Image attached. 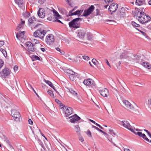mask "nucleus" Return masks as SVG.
<instances>
[{
  "label": "nucleus",
  "instance_id": "nucleus-1",
  "mask_svg": "<svg viewBox=\"0 0 151 151\" xmlns=\"http://www.w3.org/2000/svg\"><path fill=\"white\" fill-rule=\"evenodd\" d=\"M37 14L40 18H43L45 16L47 19L49 21L53 22H57L63 23L59 19L61 18V16L59 13L54 9H50L47 8L45 9L41 8L39 9Z\"/></svg>",
  "mask_w": 151,
  "mask_h": 151
},
{
  "label": "nucleus",
  "instance_id": "nucleus-2",
  "mask_svg": "<svg viewBox=\"0 0 151 151\" xmlns=\"http://www.w3.org/2000/svg\"><path fill=\"white\" fill-rule=\"evenodd\" d=\"M140 58V56L133 55L127 52H124L120 55V58L121 59H124L127 63H139Z\"/></svg>",
  "mask_w": 151,
  "mask_h": 151
},
{
  "label": "nucleus",
  "instance_id": "nucleus-3",
  "mask_svg": "<svg viewBox=\"0 0 151 151\" xmlns=\"http://www.w3.org/2000/svg\"><path fill=\"white\" fill-rule=\"evenodd\" d=\"M137 19L139 22L142 24L146 23L150 20V17L148 15H146L143 12L140 11L139 14H138Z\"/></svg>",
  "mask_w": 151,
  "mask_h": 151
},
{
  "label": "nucleus",
  "instance_id": "nucleus-4",
  "mask_svg": "<svg viewBox=\"0 0 151 151\" xmlns=\"http://www.w3.org/2000/svg\"><path fill=\"white\" fill-rule=\"evenodd\" d=\"M123 103L124 105V108L130 111H135L137 107L135 104L133 103V104H132L128 100H123Z\"/></svg>",
  "mask_w": 151,
  "mask_h": 151
},
{
  "label": "nucleus",
  "instance_id": "nucleus-5",
  "mask_svg": "<svg viewBox=\"0 0 151 151\" xmlns=\"http://www.w3.org/2000/svg\"><path fill=\"white\" fill-rule=\"evenodd\" d=\"M82 20V18H77L74 19L69 23V25L70 27L77 28L80 27V22Z\"/></svg>",
  "mask_w": 151,
  "mask_h": 151
},
{
  "label": "nucleus",
  "instance_id": "nucleus-6",
  "mask_svg": "<svg viewBox=\"0 0 151 151\" xmlns=\"http://www.w3.org/2000/svg\"><path fill=\"white\" fill-rule=\"evenodd\" d=\"M121 123L123 127L130 130L133 132H135V130L136 131H141L140 129H135L134 127H132L130 125L129 122L127 121H122L121 122Z\"/></svg>",
  "mask_w": 151,
  "mask_h": 151
},
{
  "label": "nucleus",
  "instance_id": "nucleus-7",
  "mask_svg": "<svg viewBox=\"0 0 151 151\" xmlns=\"http://www.w3.org/2000/svg\"><path fill=\"white\" fill-rule=\"evenodd\" d=\"M46 32V30H42V29H40L37 30L34 32L33 36L35 37H39L41 39H42L44 38Z\"/></svg>",
  "mask_w": 151,
  "mask_h": 151
},
{
  "label": "nucleus",
  "instance_id": "nucleus-8",
  "mask_svg": "<svg viewBox=\"0 0 151 151\" xmlns=\"http://www.w3.org/2000/svg\"><path fill=\"white\" fill-rule=\"evenodd\" d=\"M28 22L29 24V26L31 27L32 30L37 28L39 25H40V24H35L36 20L34 17H32L29 18L28 20Z\"/></svg>",
  "mask_w": 151,
  "mask_h": 151
},
{
  "label": "nucleus",
  "instance_id": "nucleus-9",
  "mask_svg": "<svg viewBox=\"0 0 151 151\" xmlns=\"http://www.w3.org/2000/svg\"><path fill=\"white\" fill-rule=\"evenodd\" d=\"M62 108L63 112L64 113V116L66 117H68L73 112L72 109L71 108L64 106Z\"/></svg>",
  "mask_w": 151,
  "mask_h": 151
},
{
  "label": "nucleus",
  "instance_id": "nucleus-10",
  "mask_svg": "<svg viewBox=\"0 0 151 151\" xmlns=\"http://www.w3.org/2000/svg\"><path fill=\"white\" fill-rule=\"evenodd\" d=\"M77 8V6L75 7L72 10L69 11L68 13V16H71L74 15H78V17L80 16L81 14L83 12V10H77L75 12H73Z\"/></svg>",
  "mask_w": 151,
  "mask_h": 151
},
{
  "label": "nucleus",
  "instance_id": "nucleus-11",
  "mask_svg": "<svg viewBox=\"0 0 151 151\" xmlns=\"http://www.w3.org/2000/svg\"><path fill=\"white\" fill-rule=\"evenodd\" d=\"M25 46L28 50L34 52L37 49V46L35 44H33L30 42H27Z\"/></svg>",
  "mask_w": 151,
  "mask_h": 151
},
{
  "label": "nucleus",
  "instance_id": "nucleus-12",
  "mask_svg": "<svg viewBox=\"0 0 151 151\" xmlns=\"http://www.w3.org/2000/svg\"><path fill=\"white\" fill-rule=\"evenodd\" d=\"M11 114L14 120L17 121H19L20 115L19 111L15 109H13L12 110Z\"/></svg>",
  "mask_w": 151,
  "mask_h": 151
},
{
  "label": "nucleus",
  "instance_id": "nucleus-13",
  "mask_svg": "<svg viewBox=\"0 0 151 151\" xmlns=\"http://www.w3.org/2000/svg\"><path fill=\"white\" fill-rule=\"evenodd\" d=\"M54 40V37L52 34H49L46 37L45 41L47 44L49 45L52 44Z\"/></svg>",
  "mask_w": 151,
  "mask_h": 151
},
{
  "label": "nucleus",
  "instance_id": "nucleus-14",
  "mask_svg": "<svg viewBox=\"0 0 151 151\" xmlns=\"http://www.w3.org/2000/svg\"><path fill=\"white\" fill-rule=\"evenodd\" d=\"M127 11L125 9L122 7L121 9H119L117 12L118 17L119 18L124 17L125 16Z\"/></svg>",
  "mask_w": 151,
  "mask_h": 151
},
{
  "label": "nucleus",
  "instance_id": "nucleus-15",
  "mask_svg": "<svg viewBox=\"0 0 151 151\" xmlns=\"http://www.w3.org/2000/svg\"><path fill=\"white\" fill-rule=\"evenodd\" d=\"M10 73V70L8 68H5L0 72V77L3 78H5Z\"/></svg>",
  "mask_w": 151,
  "mask_h": 151
},
{
  "label": "nucleus",
  "instance_id": "nucleus-16",
  "mask_svg": "<svg viewBox=\"0 0 151 151\" xmlns=\"http://www.w3.org/2000/svg\"><path fill=\"white\" fill-rule=\"evenodd\" d=\"M94 9V6L93 5H91L87 9L84 10L83 15L82 16L84 17L88 16L93 12Z\"/></svg>",
  "mask_w": 151,
  "mask_h": 151
},
{
  "label": "nucleus",
  "instance_id": "nucleus-17",
  "mask_svg": "<svg viewBox=\"0 0 151 151\" xmlns=\"http://www.w3.org/2000/svg\"><path fill=\"white\" fill-rule=\"evenodd\" d=\"M68 118L71 119L70 122L73 123H76L81 119V118L76 114L69 117Z\"/></svg>",
  "mask_w": 151,
  "mask_h": 151
},
{
  "label": "nucleus",
  "instance_id": "nucleus-18",
  "mask_svg": "<svg viewBox=\"0 0 151 151\" xmlns=\"http://www.w3.org/2000/svg\"><path fill=\"white\" fill-rule=\"evenodd\" d=\"M83 83L86 85L91 87L95 85L94 81L91 79L89 78L87 80H84L83 82Z\"/></svg>",
  "mask_w": 151,
  "mask_h": 151
},
{
  "label": "nucleus",
  "instance_id": "nucleus-19",
  "mask_svg": "<svg viewBox=\"0 0 151 151\" xmlns=\"http://www.w3.org/2000/svg\"><path fill=\"white\" fill-rule=\"evenodd\" d=\"M118 7V5L116 3L112 4L109 7V10L111 12H115Z\"/></svg>",
  "mask_w": 151,
  "mask_h": 151
},
{
  "label": "nucleus",
  "instance_id": "nucleus-20",
  "mask_svg": "<svg viewBox=\"0 0 151 151\" xmlns=\"http://www.w3.org/2000/svg\"><path fill=\"white\" fill-rule=\"evenodd\" d=\"M99 92L101 95L104 97H107L109 95V93L108 89L106 88H103L99 90Z\"/></svg>",
  "mask_w": 151,
  "mask_h": 151
},
{
  "label": "nucleus",
  "instance_id": "nucleus-21",
  "mask_svg": "<svg viewBox=\"0 0 151 151\" xmlns=\"http://www.w3.org/2000/svg\"><path fill=\"white\" fill-rule=\"evenodd\" d=\"M86 35L85 32L83 30H80L78 31L77 36L80 39L83 40L84 38Z\"/></svg>",
  "mask_w": 151,
  "mask_h": 151
},
{
  "label": "nucleus",
  "instance_id": "nucleus-22",
  "mask_svg": "<svg viewBox=\"0 0 151 151\" xmlns=\"http://www.w3.org/2000/svg\"><path fill=\"white\" fill-rule=\"evenodd\" d=\"M141 131L142 130L140 129ZM139 131H136L135 130V132H133L135 134L138 135L140 137H142L144 139H145V140L148 142H150L149 140L146 137L145 135L144 134H142L141 132H139Z\"/></svg>",
  "mask_w": 151,
  "mask_h": 151
},
{
  "label": "nucleus",
  "instance_id": "nucleus-23",
  "mask_svg": "<svg viewBox=\"0 0 151 151\" xmlns=\"http://www.w3.org/2000/svg\"><path fill=\"white\" fill-rule=\"evenodd\" d=\"M139 63L142 65L145 68L148 69H151V64L148 62L144 61L142 62L139 61Z\"/></svg>",
  "mask_w": 151,
  "mask_h": 151
},
{
  "label": "nucleus",
  "instance_id": "nucleus-24",
  "mask_svg": "<svg viewBox=\"0 0 151 151\" xmlns=\"http://www.w3.org/2000/svg\"><path fill=\"white\" fill-rule=\"evenodd\" d=\"M15 2L17 4L20 8L25 9L24 7H23V0H14Z\"/></svg>",
  "mask_w": 151,
  "mask_h": 151
},
{
  "label": "nucleus",
  "instance_id": "nucleus-25",
  "mask_svg": "<svg viewBox=\"0 0 151 151\" xmlns=\"http://www.w3.org/2000/svg\"><path fill=\"white\" fill-rule=\"evenodd\" d=\"M16 37L19 40L22 39H24L26 38V37L24 35V32H22L19 34H16Z\"/></svg>",
  "mask_w": 151,
  "mask_h": 151
},
{
  "label": "nucleus",
  "instance_id": "nucleus-26",
  "mask_svg": "<svg viewBox=\"0 0 151 151\" xmlns=\"http://www.w3.org/2000/svg\"><path fill=\"white\" fill-rule=\"evenodd\" d=\"M44 81L50 86L52 87L54 90L58 94H59V93L56 90L54 86L53 85L52 83L49 81L46 80L45 79H44Z\"/></svg>",
  "mask_w": 151,
  "mask_h": 151
},
{
  "label": "nucleus",
  "instance_id": "nucleus-27",
  "mask_svg": "<svg viewBox=\"0 0 151 151\" xmlns=\"http://www.w3.org/2000/svg\"><path fill=\"white\" fill-rule=\"evenodd\" d=\"M69 90L70 93L76 97L78 100L81 101L79 97L78 96L77 93L76 92L72 89H70Z\"/></svg>",
  "mask_w": 151,
  "mask_h": 151
},
{
  "label": "nucleus",
  "instance_id": "nucleus-28",
  "mask_svg": "<svg viewBox=\"0 0 151 151\" xmlns=\"http://www.w3.org/2000/svg\"><path fill=\"white\" fill-rule=\"evenodd\" d=\"M135 4L136 5L139 6L145 5L146 4L145 1V0H136Z\"/></svg>",
  "mask_w": 151,
  "mask_h": 151
},
{
  "label": "nucleus",
  "instance_id": "nucleus-29",
  "mask_svg": "<svg viewBox=\"0 0 151 151\" xmlns=\"http://www.w3.org/2000/svg\"><path fill=\"white\" fill-rule=\"evenodd\" d=\"M75 129L77 133L78 134H81V129L78 125H76L74 126Z\"/></svg>",
  "mask_w": 151,
  "mask_h": 151
},
{
  "label": "nucleus",
  "instance_id": "nucleus-30",
  "mask_svg": "<svg viewBox=\"0 0 151 151\" xmlns=\"http://www.w3.org/2000/svg\"><path fill=\"white\" fill-rule=\"evenodd\" d=\"M21 20L22 21V22L21 23H20L17 26V29L18 30H19L20 29L22 28L24 24L25 21H22V19H21Z\"/></svg>",
  "mask_w": 151,
  "mask_h": 151
},
{
  "label": "nucleus",
  "instance_id": "nucleus-31",
  "mask_svg": "<svg viewBox=\"0 0 151 151\" xmlns=\"http://www.w3.org/2000/svg\"><path fill=\"white\" fill-rule=\"evenodd\" d=\"M87 39L88 40L91 41L93 40L92 35L90 33H88L87 35Z\"/></svg>",
  "mask_w": 151,
  "mask_h": 151
},
{
  "label": "nucleus",
  "instance_id": "nucleus-32",
  "mask_svg": "<svg viewBox=\"0 0 151 151\" xmlns=\"http://www.w3.org/2000/svg\"><path fill=\"white\" fill-rule=\"evenodd\" d=\"M33 40L34 41L33 42H35L34 44H35L37 46L40 47L41 46V45L40 43L38 40L35 39H34Z\"/></svg>",
  "mask_w": 151,
  "mask_h": 151
},
{
  "label": "nucleus",
  "instance_id": "nucleus-33",
  "mask_svg": "<svg viewBox=\"0 0 151 151\" xmlns=\"http://www.w3.org/2000/svg\"><path fill=\"white\" fill-rule=\"evenodd\" d=\"M0 51L2 52L4 56L5 57L7 56L6 52L5 50L2 48H1L0 49Z\"/></svg>",
  "mask_w": 151,
  "mask_h": 151
},
{
  "label": "nucleus",
  "instance_id": "nucleus-34",
  "mask_svg": "<svg viewBox=\"0 0 151 151\" xmlns=\"http://www.w3.org/2000/svg\"><path fill=\"white\" fill-rule=\"evenodd\" d=\"M32 59L33 61L37 60H40V58L36 55H33L32 56Z\"/></svg>",
  "mask_w": 151,
  "mask_h": 151
},
{
  "label": "nucleus",
  "instance_id": "nucleus-35",
  "mask_svg": "<svg viewBox=\"0 0 151 151\" xmlns=\"http://www.w3.org/2000/svg\"><path fill=\"white\" fill-rule=\"evenodd\" d=\"M23 15L24 17L27 18L30 16V14L29 12H26L24 13Z\"/></svg>",
  "mask_w": 151,
  "mask_h": 151
},
{
  "label": "nucleus",
  "instance_id": "nucleus-36",
  "mask_svg": "<svg viewBox=\"0 0 151 151\" xmlns=\"http://www.w3.org/2000/svg\"><path fill=\"white\" fill-rule=\"evenodd\" d=\"M85 132L87 134V135L89 137L91 138L92 137L91 133V131L90 130H88L87 131Z\"/></svg>",
  "mask_w": 151,
  "mask_h": 151
},
{
  "label": "nucleus",
  "instance_id": "nucleus-37",
  "mask_svg": "<svg viewBox=\"0 0 151 151\" xmlns=\"http://www.w3.org/2000/svg\"><path fill=\"white\" fill-rule=\"evenodd\" d=\"M47 93L48 94L50 95V96L52 97V98H54V94L53 93V92L51 91V90H48L47 91Z\"/></svg>",
  "mask_w": 151,
  "mask_h": 151
},
{
  "label": "nucleus",
  "instance_id": "nucleus-38",
  "mask_svg": "<svg viewBox=\"0 0 151 151\" xmlns=\"http://www.w3.org/2000/svg\"><path fill=\"white\" fill-rule=\"evenodd\" d=\"M56 50H57V51H59L60 52V53L61 54V55H63L64 54H65V52L62 51V50H61L58 47H57V48H56Z\"/></svg>",
  "mask_w": 151,
  "mask_h": 151
},
{
  "label": "nucleus",
  "instance_id": "nucleus-39",
  "mask_svg": "<svg viewBox=\"0 0 151 151\" xmlns=\"http://www.w3.org/2000/svg\"><path fill=\"white\" fill-rule=\"evenodd\" d=\"M39 143L40 145L41 146L42 148H43V150H45V147L44 145H43V143L39 139Z\"/></svg>",
  "mask_w": 151,
  "mask_h": 151
},
{
  "label": "nucleus",
  "instance_id": "nucleus-40",
  "mask_svg": "<svg viewBox=\"0 0 151 151\" xmlns=\"http://www.w3.org/2000/svg\"><path fill=\"white\" fill-rule=\"evenodd\" d=\"M132 25L134 26V27H138L139 26V24L136 23H135V22H132Z\"/></svg>",
  "mask_w": 151,
  "mask_h": 151
},
{
  "label": "nucleus",
  "instance_id": "nucleus-41",
  "mask_svg": "<svg viewBox=\"0 0 151 151\" xmlns=\"http://www.w3.org/2000/svg\"><path fill=\"white\" fill-rule=\"evenodd\" d=\"M105 22H110V23H109V24H112L114 23V22H115V21L114 20H109V19H106L105 20Z\"/></svg>",
  "mask_w": 151,
  "mask_h": 151
},
{
  "label": "nucleus",
  "instance_id": "nucleus-42",
  "mask_svg": "<svg viewBox=\"0 0 151 151\" xmlns=\"http://www.w3.org/2000/svg\"><path fill=\"white\" fill-rule=\"evenodd\" d=\"M79 140L81 142H83L84 141V139L83 137L81 136V134L80 135H79Z\"/></svg>",
  "mask_w": 151,
  "mask_h": 151
},
{
  "label": "nucleus",
  "instance_id": "nucleus-43",
  "mask_svg": "<svg viewBox=\"0 0 151 151\" xmlns=\"http://www.w3.org/2000/svg\"><path fill=\"white\" fill-rule=\"evenodd\" d=\"M69 73L71 75L70 76V78H71V77H72L75 74V73L74 72L71 70H69Z\"/></svg>",
  "mask_w": 151,
  "mask_h": 151
},
{
  "label": "nucleus",
  "instance_id": "nucleus-44",
  "mask_svg": "<svg viewBox=\"0 0 151 151\" xmlns=\"http://www.w3.org/2000/svg\"><path fill=\"white\" fill-rule=\"evenodd\" d=\"M82 58L85 60H89V58L88 56H83Z\"/></svg>",
  "mask_w": 151,
  "mask_h": 151
},
{
  "label": "nucleus",
  "instance_id": "nucleus-45",
  "mask_svg": "<svg viewBox=\"0 0 151 151\" xmlns=\"http://www.w3.org/2000/svg\"><path fill=\"white\" fill-rule=\"evenodd\" d=\"M4 65V61L1 59H0V69Z\"/></svg>",
  "mask_w": 151,
  "mask_h": 151
},
{
  "label": "nucleus",
  "instance_id": "nucleus-46",
  "mask_svg": "<svg viewBox=\"0 0 151 151\" xmlns=\"http://www.w3.org/2000/svg\"><path fill=\"white\" fill-rule=\"evenodd\" d=\"M92 63L95 65H97V62L96 60L95 59H93L92 60Z\"/></svg>",
  "mask_w": 151,
  "mask_h": 151
},
{
  "label": "nucleus",
  "instance_id": "nucleus-47",
  "mask_svg": "<svg viewBox=\"0 0 151 151\" xmlns=\"http://www.w3.org/2000/svg\"><path fill=\"white\" fill-rule=\"evenodd\" d=\"M96 15H100V12L99 9H96Z\"/></svg>",
  "mask_w": 151,
  "mask_h": 151
},
{
  "label": "nucleus",
  "instance_id": "nucleus-48",
  "mask_svg": "<svg viewBox=\"0 0 151 151\" xmlns=\"http://www.w3.org/2000/svg\"><path fill=\"white\" fill-rule=\"evenodd\" d=\"M18 69V66L17 65H15L14 67V70L15 72L17 71Z\"/></svg>",
  "mask_w": 151,
  "mask_h": 151
},
{
  "label": "nucleus",
  "instance_id": "nucleus-49",
  "mask_svg": "<svg viewBox=\"0 0 151 151\" xmlns=\"http://www.w3.org/2000/svg\"><path fill=\"white\" fill-rule=\"evenodd\" d=\"M113 0H105L104 1L106 4H109L111 3Z\"/></svg>",
  "mask_w": 151,
  "mask_h": 151
},
{
  "label": "nucleus",
  "instance_id": "nucleus-50",
  "mask_svg": "<svg viewBox=\"0 0 151 151\" xmlns=\"http://www.w3.org/2000/svg\"><path fill=\"white\" fill-rule=\"evenodd\" d=\"M92 127L93 128H94L98 130V131H99V132H100V131H101V129H99L97 127H96L95 126H94L93 125H92Z\"/></svg>",
  "mask_w": 151,
  "mask_h": 151
},
{
  "label": "nucleus",
  "instance_id": "nucleus-51",
  "mask_svg": "<svg viewBox=\"0 0 151 151\" xmlns=\"http://www.w3.org/2000/svg\"><path fill=\"white\" fill-rule=\"evenodd\" d=\"M4 41H0V48L4 45Z\"/></svg>",
  "mask_w": 151,
  "mask_h": 151
},
{
  "label": "nucleus",
  "instance_id": "nucleus-52",
  "mask_svg": "<svg viewBox=\"0 0 151 151\" xmlns=\"http://www.w3.org/2000/svg\"><path fill=\"white\" fill-rule=\"evenodd\" d=\"M45 0H39L38 2L41 4H43L45 2Z\"/></svg>",
  "mask_w": 151,
  "mask_h": 151
},
{
  "label": "nucleus",
  "instance_id": "nucleus-53",
  "mask_svg": "<svg viewBox=\"0 0 151 151\" xmlns=\"http://www.w3.org/2000/svg\"><path fill=\"white\" fill-rule=\"evenodd\" d=\"M27 87L28 88L30 89V88H31V89H32L33 88L32 87V86L30 85V84H29V83H28L27 84Z\"/></svg>",
  "mask_w": 151,
  "mask_h": 151
},
{
  "label": "nucleus",
  "instance_id": "nucleus-54",
  "mask_svg": "<svg viewBox=\"0 0 151 151\" xmlns=\"http://www.w3.org/2000/svg\"><path fill=\"white\" fill-rule=\"evenodd\" d=\"M107 139H108V140L111 142H112V143H113L112 141V138H110V137H107Z\"/></svg>",
  "mask_w": 151,
  "mask_h": 151
},
{
  "label": "nucleus",
  "instance_id": "nucleus-55",
  "mask_svg": "<svg viewBox=\"0 0 151 151\" xmlns=\"http://www.w3.org/2000/svg\"><path fill=\"white\" fill-rule=\"evenodd\" d=\"M55 101L58 104H60L61 102L58 99H55Z\"/></svg>",
  "mask_w": 151,
  "mask_h": 151
},
{
  "label": "nucleus",
  "instance_id": "nucleus-56",
  "mask_svg": "<svg viewBox=\"0 0 151 151\" xmlns=\"http://www.w3.org/2000/svg\"><path fill=\"white\" fill-rule=\"evenodd\" d=\"M28 122H29V123L30 124H33V122L32 121L31 119H29L28 120Z\"/></svg>",
  "mask_w": 151,
  "mask_h": 151
},
{
  "label": "nucleus",
  "instance_id": "nucleus-57",
  "mask_svg": "<svg viewBox=\"0 0 151 151\" xmlns=\"http://www.w3.org/2000/svg\"><path fill=\"white\" fill-rule=\"evenodd\" d=\"M8 144L9 147L11 150H12V149H13L12 146L10 144L9 142H8Z\"/></svg>",
  "mask_w": 151,
  "mask_h": 151
},
{
  "label": "nucleus",
  "instance_id": "nucleus-58",
  "mask_svg": "<svg viewBox=\"0 0 151 151\" xmlns=\"http://www.w3.org/2000/svg\"><path fill=\"white\" fill-rule=\"evenodd\" d=\"M100 132H101L106 135H108L107 134L106 132H105L101 130V131H100Z\"/></svg>",
  "mask_w": 151,
  "mask_h": 151
},
{
  "label": "nucleus",
  "instance_id": "nucleus-59",
  "mask_svg": "<svg viewBox=\"0 0 151 151\" xmlns=\"http://www.w3.org/2000/svg\"><path fill=\"white\" fill-rule=\"evenodd\" d=\"M106 63L109 66V67L111 68V66L110 65L109 62L108 61V60L107 59L106 60Z\"/></svg>",
  "mask_w": 151,
  "mask_h": 151
},
{
  "label": "nucleus",
  "instance_id": "nucleus-60",
  "mask_svg": "<svg viewBox=\"0 0 151 151\" xmlns=\"http://www.w3.org/2000/svg\"><path fill=\"white\" fill-rule=\"evenodd\" d=\"M3 97H4L3 95L0 93V100L1 99H4Z\"/></svg>",
  "mask_w": 151,
  "mask_h": 151
},
{
  "label": "nucleus",
  "instance_id": "nucleus-61",
  "mask_svg": "<svg viewBox=\"0 0 151 151\" xmlns=\"http://www.w3.org/2000/svg\"><path fill=\"white\" fill-rule=\"evenodd\" d=\"M83 56H82L81 55H79L77 56L78 58H79L80 59H82V57Z\"/></svg>",
  "mask_w": 151,
  "mask_h": 151
},
{
  "label": "nucleus",
  "instance_id": "nucleus-62",
  "mask_svg": "<svg viewBox=\"0 0 151 151\" xmlns=\"http://www.w3.org/2000/svg\"><path fill=\"white\" fill-rule=\"evenodd\" d=\"M140 31L142 33V34L144 36H145L146 35V33H145L144 32H143V31Z\"/></svg>",
  "mask_w": 151,
  "mask_h": 151
},
{
  "label": "nucleus",
  "instance_id": "nucleus-63",
  "mask_svg": "<svg viewBox=\"0 0 151 151\" xmlns=\"http://www.w3.org/2000/svg\"><path fill=\"white\" fill-rule=\"evenodd\" d=\"M40 49L43 52H45V49L44 48H40Z\"/></svg>",
  "mask_w": 151,
  "mask_h": 151
},
{
  "label": "nucleus",
  "instance_id": "nucleus-64",
  "mask_svg": "<svg viewBox=\"0 0 151 151\" xmlns=\"http://www.w3.org/2000/svg\"><path fill=\"white\" fill-rule=\"evenodd\" d=\"M124 151H130V150L128 148H124Z\"/></svg>",
  "mask_w": 151,
  "mask_h": 151
}]
</instances>
